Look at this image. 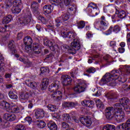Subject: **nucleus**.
<instances>
[{
  "instance_id": "nucleus-1",
  "label": "nucleus",
  "mask_w": 130,
  "mask_h": 130,
  "mask_svg": "<svg viewBox=\"0 0 130 130\" xmlns=\"http://www.w3.org/2000/svg\"><path fill=\"white\" fill-rule=\"evenodd\" d=\"M123 76H120V73L118 70H113L111 73H106L100 80L99 84L101 86H103L105 84H107L108 86L114 87L116 85L115 80L121 81Z\"/></svg>"
},
{
  "instance_id": "nucleus-2",
  "label": "nucleus",
  "mask_w": 130,
  "mask_h": 130,
  "mask_svg": "<svg viewBox=\"0 0 130 130\" xmlns=\"http://www.w3.org/2000/svg\"><path fill=\"white\" fill-rule=\"evenodd\" d=\"M59 88V82L56 81L52 83L48 88L49 92H52L51 94V99H53L55 101H59L61 100L62 97V93L61 91H57Z\"/></svg>"
},
{
  "instance_id": "nucleus-3",
  "label": "nucleus",
  "mask_w": 130,
  "mask_h": 130,
  "mask_svg": "<svg viewBox=\"0 0 130 130\" xmlns=\"http://www.w3.org/2000/svg\"><path fill=\"white\" fill-rule=\"evenodd\" d=\"M114 107L117 111L115 114L114 118H115L117 122L119 123L124 121V113L122 111V107L119 104H115Z\"/></svg>"
},
{
  "instance_id": "nucleus-4",
  "label": "nucleus",
  "mask_w": 130,
  "mask_h": 130,
  "mask_svg": "<svg viewBox=\"0 0 130 130\" xmlns=\"http://www.w3.org/2000/svg\"><path fill=\"white\" fill-rule=\"evenodd\" d=\"M119 104L117 103L115 104H119L120 106L122 107V110H124L128 114L130 113V106H129V100L127 98H122L119 100Z\"/></svg>"
},
{
  "instance_id": "nucleus-5",
  "label": "nucleus",
  "mask_w": 130,
  "mask_h": 130,
  "mask_svg": "<svg viewBox=\"0 0 130 130\" xmlns=\"http://www.w3.org/2000/svg\"><path fill=\"white\" fill-rule=\"evenodd\" d=\"M86 88H87L86 82L85 81H81L74 87L73 90L75 94H80V93L84 92Z\"/></svg>"
},
{
  "instance_id": "nucleus-6",
  "label": "nucleus",
  "mask_w": 130,
  "mask_h": 130,
  "mask_svg": "<svg viewBox=\"0 0 130 130\" xmlns=\"http://www.w3.org/2000/svg\"><path fill=\"white\" fill-rule=\"evenodd\" d=\"M71 47H72V49L70 50V51H69L70 54H76V51L81 48L80 39L79 38H76L74 40L73 42L71 43Z\"/></svg>"
},
{
  "instance_id": "nucleus-7",
  "label": "nucleus",
  "mask_w": 130,
  "mask_h": 130,
  "mask_svg": "<svg viewBox=\"0 0 130 130\" xmlns=\"http://www.w3.org/2000/svg\"><path fill=\"white\" fill-rule=\"evenodd\" d=\"M117 110L115 108L114 106L113 107H108L105 110V115L106 118L107 119H112V118H114V115H115V113H116V111Z\"/></svg>"
},
{
  "instance_id": "nucleus-8",
  "label": "nucleus",
  "mask_w": 130,
  "mask_h": 130,
  "mask_svg": "<svg viewBox=\"0 0 130 130\" xmlns=\"http://www.w3.org/2000/svg\"><path fill=\"white\" fill-rule=\"evenodd\" d=\"M44 45H46V46H48L52 51H58V49H59V48L57 44L55 43H52L51 41H49L47 39H45L44 40Z\"/></svg>"
},
{
  "instance_id": "nucleus-9",
  "label": "nucleus",
  "mask_w": 130,
  "mask_h": 130,
  "mask_svg": "<svg viewBox=\"0 0 130 130\" xmlns=\"http://www.w3.org/2000/svg\"><path fill=\"white\" fill-rule=\"evenodd\" d=\"M31 12H30L29 10H28L27 12L25 13L24 17L20 20V23L23 24V25L29 24V23H30L31 21Z\"/></svg>"
},
{
  "instance_id": "nucleus-10",
  "label": "nucleus",
  "mask_w": 130,
  "mask_h": 130,
  "mask_svg": "<svg viewBox=\"0 0 130 130\" xmlns=\"http://www.w3.org/2000/svg\"><path fill=\"white\" fill-rule=\"evenodd\" d=\"M100 24H99V22L95 21L94 23V27L96 29V30H100V31H102L103 30H106L107 28V23L105 21H101Z\"/></svg>"
},
{
  "instance_id": "nucleus-11",
  "label": "nucleus",
  "mask_w": 130,
  "mask_h": 130,
  "mask_svg": "<svg viewBox=\"0 0 130 130\" xmlns=\"http://www.w3.org/2000/svg\"><path fill=\"white\" fill-rule=\"evenodd\" d=\"M69 19H70V14L68 13L65 14L56 19L55 25L56 27H59L62 22H66V21H68Z\"/></svg>"
},
{
  "instance_id": "nucleus-12",
  "label": "nucleus",
  "mask_w": 130,
  "mask_h": 130,
  "mask_svg": "<svg viewBox=\"0 0 130 130\" xmlns=\"http://www.w3.org/2000/svg\"><path fill=\"white\" fill-rule=\"evenodd\" d=\"M79 120L83 125H85V126H91L92 124V121L91 119L87 116H83L79 118Z\"/></svg>"
},
{
  "instance_id": "nucleus-13",
  "label": "nucleus",
  "mask_w": 130,
  "mask_h": 130,
  "mask_svg": "<svg viewBox=\"0 0 130 130\" xmlns=\"http://www.w3.org/2000/svg\"><path fill=\"white\" fill-rule=\"evenodd\" d=\"M117 130H130V119H128L125 123L119 125L117 126Z\"/></svg>"
},
{
  "instance_id": "nucleus-14",
  "label": "nucleus",
  "mask_w": 130,
  "mask_h": 130,
  "mask_svg": "<svg viewBox=\"0 0 130 130\" xmlns=\"http://www.w3.org/2000/svg\"><path fill=\"white\" fill-rule=\"evenodd\" d=\"M62 79V83L63 86H68V85H70L72 83V78L70 76L68 75H62L61 76Z\"/></svg>"
},
{
  "instance_id": "nucleus-15",
  "label": "nucleus",
  "mask_w": 130,
  "mask_h": 130,
  "mask_svg": "<svg viewBox=\"0 0 130 130\" xmlns=\"http://www.w3.org/2000/svg\"><path fill=\"white\" fill-rule=\"evenodd\" d=\"M126 17V13L125 11L122 10L118 12V13H116L114 15L112 16V20H114V19H117V18H119L120 19H123V18H125Z\"/></svg>"
},
{
  "instance_id": "nucleus-16",
  "label": "nucleus",
  "mask_w": 130,
  "mask_h": 130,
  "mask_svg": "<svg viewBox=\"0 0 130 130\" xmlns=\"http://www.w3.org/2000/svg\"><path fill=\"white\" fill-rule=\"evenodd\" d=\"M35 115L36 118L41 119L45 116V112L41 109H39L36 110Z\"/></svg>"
},
{
  "instance_id": "nucleus-17",
  "label": "nucleus",
  "mask_w": 130,
  "mask_h": 130,
  "mask_svg": "<svg viewBox=\"0 0 130 130\" xmlns=\"http://www.w3.org/2000/svg\"><path fill=\"white\" fill-rule=\"evenodd\" d=\"M4 118L7 121H14L16 119V115L14 114L6 113L4 115Z\"/></svg>"
},
{
  "instance_id": "nucleus-18",
  "label": "nucleus",
  "mask_w": 130,
  "mask_h": 130,
  "mask_svg": "<svg viewBox=\"0 0 130 130\" xmlns=\"http://www.w3.org/2000/svg\"><path fill=\"white\" fill-rule=\"evenodd\" d=\"M82 105L83 106H86V107H89V108H93L94 107V102L91 100H84L81 103Z\"/></svg>"
},
{
  "instance_id": "nucleus-19",
  "label": "nucleus",
  "mask_w": 130,
  "mask_h": 130,
  "mask_svg": "<svg viewBox=\"0 0 130 130\" xmlns=\"http://www.w3.org/2000/svg\"><path fill=\"white\" fill-rule=\"evenodd\" d=\"M9 110L7 111L8 112H12V113H18L20 111V108L17 105H10Z\"/></svg>"
},
{
  "instance_id": "nucleus-20",
  "label": "nucleus",
  "mask_w": 130,
  "mask_h": 130,
  "mask_svg": "<svg viewBox=\"0 0 130 130\" xmlns=\"http://www.w3.org/2000/svg\"><path fill=\"white\" fill-rule=\"evenodd\" d=\"M53 11V7L51 5H46L43 7L44 14H51Z\"/></svg>"
},
{
  "instance_id": "nucleus-21",
  "label": "nucleus",
  "mask_w": 130,
  "mask_h": 130,
  "mask_svg": "<svg viewBox=\"0 0 130 130\" xmlns=\"http://www.w3.org/2000/svg\"><path fill=\"white\" fill-rule=\"evenodd\" d=\"M89 8H91L93 10H95L96 11L95 16H98V14L100 13V11L98 9V7L97 6V5L94 3H90V4H89L87 6V9H89Z\"/></svg>"
},
{
  "instance_id": "nucleus-22",
  "label": "nucleus",
  "mask_w": 130,
  "mask_h": 130,
  "mask_svg": "<svg viewBox=\"0 0 130 130\" xmlns=\"http://www.w3.org/2000/svg\"><path fill=\"white\" fill-rule=\"evenodd\" d=\"M10 104L7 102L2 101L0 102V108L5 109L6 111L10 110Z\"/></svg>"
},
{
  "instance_id": "nucleus-23",
  "label": "nucleus",
  "mask_w": 130,
  "mask_h": 130,
  "mask_svg": "<svg viewBox=\"0 0 130 130\" xmlns=\"http://www.w3.org/2000/svg\"><path fill=\"white\" fill-rule=\"evenodd\" d=\"M95 104L96 105V107L99 109L103 110L104 109V108H105V106L104 105V104L99 99H98L95 100Z\"/></svg>"
},
{
  "instance_id": "nucleus-24",
  "label": "nucleus",
  "mask_w": 130,
  "mask_h": 130,
  "mask_svg": "<svg viewBox=\"0 0 130 130\" xmlns=\"http://www.w3.org/2000/svg\"><path fill=\"white\" fill-rule=\"evenodd\" d=\"M8 47L11 51H12V53L15 54L17 52V50H16V47L15 46V42L14 41H11L9 42L8 44Z\"/></svg>"
},
{
  "instance_id": "nucleus-25",
  "label": "nucleus",
  "mask_w": 130,
  "mask_h": 130,
  "mask_svg": "<svg viewBox=\"0 0 130 130\" xmlns=\"http://www.w3.org/2000/svg\"><path fill=\"white\" fill-rule=\"evenodd\" d=\"M25 84L28 86V87L33 88L34 89L37 87V83H36L35 81H32L29 80H26L25 81Z\"/></svg>"
},
{
  "instance_id": "nucleus-26",
  "label": "nucleus",
  "mask_w": 130,
  "mask_h": 130,
  "mask_svg": "<svg viewBox=\"0 0 130 130\" xmlns=\"http://www.w3.org/2000/svg\"><path fill=\"white\" fill-rule=\"evenodd\" d=\"M36 124L39 128H44L46 126L45 122L42 120H38L36 122Z\"/></svg>"
},
{
  "instance_id": "nucleus-27",
  "label": "nucleus",
  "mask_w": 130,
  "mask_h": 130,
  "mask_svg": "<svg viewBox=\"0 0 130 130\" xmlns=\"http://www.w3.org/2000/svg\"><path fill=\"white\" fill-rule=\"evenodd\" d=\"M9 97L12 100H17L18 99V95L15 91H10L8 93Z\"/></svg>"
},
{
  "instance_id": "nucleus-28",
  "label": "nucleus",
  "mask_w": 130,
  "mask_h": 130,
  "mask_svg": "<svg viewBox=\"0 0 130 130\" xmlns=\"http://www.w3.org/2000/svg\"><path fill=\"white\" fill-rule=\"evenodd\" d=\"M49 82V80L48 78H44L43 79L42 85L41 87L42 88V90H45L46 88H47V86H48V83Z\"/></svg>"
},
{
  "instance_id": "nucleus-29",
  "label": "nucleus",
  "mask_w": 130,
  "mask_h": 130,
  "mask_svg": "<svg viewBox=\"0 0 130 130\" xmlns=\"http://www.w3.org/2000/svg\"><path fill=\"white\" fill-rule=\"evenodd\" d=\"M63 106H64V107H68V108H72L76 107V106L78 105V104L76 103H73V102H66L63 103Z\"/></svg>"
},
{
  "instance_id": "nucleus-30",
  "label": "nucleus",
  "mask_w": 130,
  "mask_h": 130,
  "mask_svg": "<svg viewBox=\"0 0 130 130\" xmlns=\"http://www.w3.org/2000/svg\"><path fill=\"white\" fill-rule=\"evenodd\" d=\"M23 42L25 45H31L33 41L32 38L29 36L25 37L23 39Z\"/></svg>"
},
{
  "instance_id": "nucleus-31",
  "label": "nucleus",
  "mask_w": 130,
  "mask_h": 130,
  "mask_svg": "<svg viewBox=\"0 0 130 130\" xmlns=\"http://www.w3.org/2000/svg\"><path fill=\"white\" fill-rule=\"evenodd\" d=\"M105 97L107 99H115L116 98V94L113 92H107L105 94Z\"/></svg>"
},
{
  "instance_id": "nucleus-32",
  "label": "nucleus",
  "mask_w": 130,
  "mask_h": 130,
  "mask_svg": "<svg viewBox=\"0 0 130 130\" xmlns=\"http://www.w3.org/2000/svg\"><path fill=\"white\" fill-rule=\"evenodd\" d=\"M48 127L50 130H57V125L53 122L48 123Z\"/></svg>"
},
{
  "instance_id": "nucleus-33",
  "label": "nucleus",
  "mask_w": 130,
  "mask_h": 130,
  "mask_svg": "<svg viewBox=\"0 0 130 130\" xmlns=\"http://www.w3.org/2000/svg\"><path fill=\"white\" fill-rule=\"evenodd\" d=\"M12 15H9L7 16L4 17L3 20V23L5 24H9L11 21H12Z\"/></svg>"
},
{
  "instance_id": "nucleus-34",
  "label": "nucleus",
  "mask_w": 130,
  "mask_h": 130,
  "mask_svg": "<svg viewBox=\"0 0 130 130\" xmlns=\"http://www.w3.org/2000/svg\"><path fill=\"white\" fill-rule=\"evenodd\" d=\"M32 50L34 53H36V54H39V53L41 52V49L40 48V46L38 45H34Z\"/></svg>"
},
{
  "instance_id": "nucleus-35",
  "label": "nucleus",
  "mask_w": 130,
  "mask_h": 130,
  "mask_svg": "<svg viewBox=\"0 0 130 130\" xmlns=\"http://www.w3.org/2000/svg\"><path fill=\"white\" fill-rule=\"evenodd\" d=\"M29 98V93L28 92H21L20 95V99L21 100H28Z\"/></svg>"
},
{
  "instance_id": "nucleus-36",
  "label": "nucleus",
  "mask_w": 130,
  "mask_h": 130,
  "mask_svg": "<svg viewBox=\"0 0 130 130\" xmlns=\"http://www.w3.org/2000/svg\"><path fill=\"white\" fill-rule=\"evenodd\" d=\"M103 130H115V126L111 124H106L103 127Z\"/></svg>"
},
{
  "instance_id": "nucleus-37",
  "label": "nucleus",
  "mask_w": 130,
  "mask_h": 130,
  "mask_svg": "<svg viewBox=\"0 0 130 130\" xmlns=\"http://www.w3.org/2000/svg\"><path fill=\"white\" fill-rule=\"evenodd\" d=\"M12 12L13 14H19L21 12V8L19 6H14L12 8Z\"/></svg>"
},
{
  "instance_id": "nucleus-38",
  "label": "nucleus",
  "mask_w": 130,
  "mask_h": 130,
  "mask_svg": "<svg viewBox=\"0 0 130 130\" xmlns=\"http://www.w3.org/2000/svg\"><path fill=\"white\" fill-rule=\"evenodd\" d=\"M86 26L85 21L81 20L77 22V27L78 29H83Z\"/></svg>"
},
{
  "instance_id": "nucleus-39",
  "label": "nucleus",
  "mask_w": 130,
  "mask_h": 130,
  "mask_svg": "<svg viewBox=\"0 0 130 130\" xmlns=\"http://www.w3.org/2000/svg\"><path fill=\"white\" fill-rule=\"evenodd\" d=\"M62 118L64 121L69 122V120H71V117L69 114H63L62 116Z\"/></svg>"
},
{
  "instance_id": "nucleus-40",
  "label": "nucleus",
  "mask_w": 130,
  "mask_h": 130,
  "mask_svg": "<svg viewBox=\"0 0 130 130\" xmlns=\"http://www.w3.org/2000/svg\"><path fill=\"white\" fill-rule=\"evenodd\" d=\"M77 36V34L76 33L73 32V31H70L69 32V36H68V38L71 39V40L74 39H76V37Z\"/></svg>"
},
{
  "instance_id": "nucleus-41",
  "label": "nucleus",
  "mask_w": 130,
  "mask_h": 130,
  "mask_svg": "<svg viewBox=\"0 0 130 130\" xmlns=\"http://www.w3.org/2000/svg\"><path fill=\"white\" fill-rule=\"evenodd\" d=\"M15 130H26V127L23 124H18L15 126Z\"/></svg>"
},
{
  "instance_id": "nucleus-42",
  "label": "nucleus",
  "mask_w": 130,
  "mask_h": 130,
  "mask_svg": "<svg viewBox=\"0 0 130 130\" xmlns=\"http://www.w3.org/2000/svg\"><path fill=\"white\" fill-rule=\"evenodd\" d=\"M13 3V0H6L5 1V6L6 8H11Z\"/></svg>"
},
{
  "instance_id": "nucleus-43",
  "label": "nucleus",
  "mask_w": 130,
  "mask_h": 130,
  "mask_svg": "<svg viewBox=\"0 0 130 130\" xmlns=\"http://www.w3.org/2000/svg\"><path fill=\"white\" fill-rule=\"evenodd\" d=\"M3 61H4V56L0 53V71L4 70V63H3Z\"/></svg>"
},
{
  "instance_id": "nucleus-44",
  "label": "nucleus",
  "mask_w": 130,
  "mask_h": 130,
  "mask_svg": "<svg viewBox=\"0 0 130 130\" xmlns=\"http://www.w3.org/2000/svg\"><path fill=\"white\" fill-rule=\"evenodd\" d=\"M77 11V7L75 5H72L71 7L69 8V12H71L72 14H75Z\"/></svg>"
},
{
  "instance_id": "nucleus-45",
  "label": "nucleus",
  "mask_w": 130,
  "mask_h": 130,
  "mask_svg": "<svg viewBox=\"0 0 130 130\" xmlns=\"http://www.w3.org/2000/svg\"><path fill=\"white\" fill-rule=\"evenodd\" d=\"M14 7H19L22 6V1L21 0H15L13 1Z\"/></svg>"
},
{
  "instance_id": "nucleus-46",
  "label": "nucleus",
  "mask_w": 130,
  "mask_h": 130,
  "mask_svg": "<svg viewBox=\"0 0 130 130\" xmlns=\"http://www.w3.org/2000/svg\"><path fill=\"white\" fill-rule=\"evenodd\" d=\"M86 73L88 74H94L96 72V69L93 67H90L89 68L86 69Z\"/></svg>"
},
{
  "instance_id": "nucleus-47",
  "label": "nucleus",
  "mask_w": 130,
  "mask_h": 130,
  "mask_svg": "<svg viewBox=\"0 0 130 130\" xmlns=\"http://www.w3.org/2000/svg\"><path fill=\"white\" fill-rule=\"evenodd\" d=\"M47 108L50 111H55L56 110V107L52 105H49L47 106Z\"/></svg>"
},
{
  "instance_id": "nucleus-48",
  "label": "nucleus",
  "mask_w": 130,
  "mask_h": 130,
  "mask_svg": "<svg viewBox=\"0 0 130 130\" xmlns=\"http://www.w3.org/2000/svg\"><path fill=\"white\" fill-rule=\"evenodd\" d=\"M38 7H39L38 3H37V2H32L31 3V9H34L35 11H36V10L38 9Z\"/></svg>"
},
{
  "instance_id": "nucleus-49",
  "label": "nucleus",
  "mask_w": 130,
  "mask_h": 130,
  "mask_svg": "<svg viewBox=\"0 0 130 130\" xmlns=\"http://www.w3.org/2000/svg\"><path fill=\"white\" fill-rule=\"evenodd\" d=\"M61 126L63 129L67 130L69 128V127H70V125H69L68 123L62 122L61 123Z\"/></svg>"
},
{
  "instance_id": "nucleus-50",
  "label": "nucleus",
  "mask_w": 130,
  "mask_h": 130,
  "mask_svg": "<svg viewBox=\"0 0 130 130\" xmlns=\"http://www.w3.org/2000/svg\"><path fill=\"white\" fill-rule=\"evenodd\" d=\"M119 30H120V27L118 25H115L112 29L113 32L115 33H118V32H119Z\"/></svg>"
},
{
  "instance_id": "nucleus-51",
  "label": "nucleus",
  "mask_w": 130,
  "mask_h": 130,
  "mask_svg": "<svg viewBox=\"0 0 130 130\" xmlns=\"http://www.w3.org/2000/svg\"><path fill=\"white\" fill-rule=\"evenodd\" d=\"M71 76L72 77H74L75 75H76V74H78V69L74 68L73 69L71 72Z\"/></svg>"
},
{
  "instance_id": "nucleus-52",
  "label": "nucleus",
  "mask_w": 130,
  "mask_h": 130,
  "mask_svg": "<svg viewBox=\"0 0 130 130\" xmlns=\"http://www.w3.org/2000/svg\"><path fill=\"white\" fill-rule=\"evenodd\" d=\"M113 29V27L112 26H110L109 29L106 31L105 32H104V34H105V35H110V34H111V33H112V29Z\"/></svg>"
},
{
  "instance_id": "nucleus-53",
  "label": "nucleus",
  "mask_w": 130,
  "mask_h": 130,
  "mask_svg": "<svg viewBox=\"0 0 130 130\" xmlns=\"http://www.w3.org/2000/svg\"><path fill=\"white\" fill-rule=\"evenodd\" d=\"M69 116L72 117V118H73V119H74L75 122H77L78 123V122H79V120L76 119L75 117H76V115H75V112H71L70 115Z\"/></svg>"
},
{
  "instance_id": "nucleus-54",
  "label": "nucleus",
  "mask_w": 130,
  "mask_h": 130,
  "mask_svg": "<svg viewBox=\"0 0 130 130\" xmlns=\"http://www.w3.org/2000/svg\"><path fill=\"white\" fill-rule=\"evenodd\" d=\"M61 35L63 38H69V32L67 31H61Z\"/></svg>"
},
{
  "instance_id": "nucleus-55",
  "label": "nucleus",
  "mask_w": 130,
  "mask_h": 130,
  "mask_svg": "<svg viewBox=\"0 0 130 130\" xmlns=\"http://www.w3.org/2000/svg\"><path fill=\"white\" fill-rule=\"evenodd\" d=\"M41 72L42 74H44V73H47L48 72L49 69L47 67H42L41 68Z\"/></svg>"
},
{
  "instance_id": "nucleus-56",
  "label": "nucleus",
  "mask_w": 130,
  "mask_h": 130,
  "mask_svg": "<svg viewBox=\"0 0 130 130\" xmlns=\"http://www.w3.org/2000/svg\"><path fill=\"white\" fill-rule=\"evenodd\" d=\"M25 121H27L29 124H31L32 123V118L30 116L26 117L24 119Z\"/></svg>"
},
{
  "instance_id": "nucleus-57",
  "label": "nucleus",
  "mask_w": 130,
  "mask_h": 130,
  "mask_svg": "<svg viewBox=\"0 0 130 130\" xmlns=\"http://www.w3.org/2000/svg\"><path fill=\"white\" fill-rule=\"evenodd\" d=\"M25 49L27 51V52H31L30 50H31V45H25Z\"/></svg>"
},
{
  "instance_id": "nucleus-58",
  "label": "nucleus",
  "mask_w": 130,
  "mask_h": 130,
  "mask_svg": "<svg viewBox=\"0 0 130 130\" xmlns=\"http://www.w3.org/2000/svg\"><path fill=\"white\" fill-rule=\"evenodd\" d=\"M127 45H130V32H128L126 35Z\"/></svg>"
},
{
  "instance_id": "nucleus-59",
  "label": "nucleus",
  "mask_w": 130,
  "mask_h": 130,
  "mask_svg": "<svg viewBox=\"0 0 130 130\" xmlns=\"http://www.w3.org/2000/svg\"><path fill=\"white\" fill-rule=\"evenodd\" d=\"M73 0H64V4L65 6H70L72 4Z\"/></svg>"
},
{
  "instance_id": "nucleus-60",
  "label": "nucleus",
  "mask_w": 130,
  "mask_h": 130,
  "mask_svg": "<svg viewBox=\"0 0 130 130\" xmlns=\"http://www.w3.org/2000/svg\"><path fill=\"white\" fill-rule=\"evenodd\" d=\"M19 60L20 61H21L22 62H23V63H25V64H28L29 63V61L28 60H26L23 58H19Z\"/></svg>"
},
{
  "instance_id": "nucleus-61",
  "label": "nucleus",
  "mask_w": 130,
  "mask_h": 130,
  "mask_svg": "<svg viewBox=\"0 0 130 130\" xmlns=\"http://www.w3.org/2000/svg\"><path fill=\"white\" fill-rule=\"evenodd\" d=\"M39 19L41 21L43 24H45V23H46V19H45V18L43 16H40L39 17Z\"/></svg>"
},
{
  "instance_id": "nucleus-62",
  "label": "nucleus",
  "mask_w": 130,
  "mask_h": 130,
  "mask_svg": "<svg viewBox=\"0 0 130 130\" xmlns=\"http://www.w3.org/2000/svg\"><path fill=\"white\" fill-rule=\"evenodd\" d=\"M86 35L87 38H92V37H93V34H92V32L90 31H87Z\"/></svg>"
},
{
  "instance_id": "nucleus-63",
  "label": "nucleus",
  "mask_w": 130,
  "mask_h": 130,
  "mask_svg": "<svg viewBox=\"0 0 130 130\" xmlns=\"http://www.w3.org/2000/svg\"><path fill=\"white\" fill-rule=\"evenodd\" d=\"M116 43L115 41H111L110 43V46L111 47H114V46H116Z\"/></svg>"
},
{
  "instance_id": "nucleus-64",
  "label": "nucleus",
  "mask_w": 130,
  "mask_h": 130,
  "mask_svg": "<svg viewBox=\"0 0 130 130\" xmlns=\"http://www.w3.org/2000/svg\"><path fill=\"white\" fill-rule=\"evenodd\" d=\"M125 49L124 48L122 47H120L118 48V51L120 53H123V52H124L125 51Z\"/></svg>"
}]
</instances>
